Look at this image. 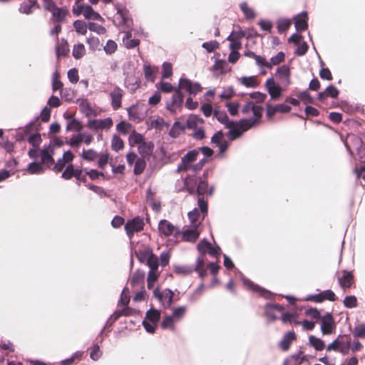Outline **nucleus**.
I'll list each match as a JSON object with an SVG mask.
<instances>
[{"label":"nucleus","mask_w":365,"mask_h":365,"mask_svg":"<svg viewBox=\"0 0 365 365\" xmlns=\"http://www.w3.org/2000/svg\"><path fill=\"white\" fill-rule=\"evenodd\" d=\"M239 126L242 128L244 132L256 127L259 123L257 121L256 118H241L238 120Z\"/></svg>","instance_id":"nucleus-28"},{"label":"nucleus","mask_w":365,"mask_h":365,"mask_svg":"<svg viewBox=\"0 0 365 365\" xmlns=\"http://www.w3.org/2000/svg\"><path fill=\"white\" fill-rule=\"evenodd\" d=\"M154 148L153 142L144 140L138 146V153L141 155L140 158L145 159L147 157H150L153 155Z\"/></svg>","instance_id":"nucleus-19"},{"label":"nucleus","mask_w":365,"mask_h":365,"mask_svg":"<svg viewBox=\"0 0 365 365\" xmlns=\"http://www.w3.org/2000/svg\"><path fill=\"white\" fill-rule=\"evenodd\" d=\"M178 85L180 86V88L184 89L190 96H196L202 90V87L199 82L192 81L186 77H181Z\"/></svg>","instance_id":"nucleus-7"},{"label":"nucleus","mask_w":365,"mask_h":365,"mask_svg":"<svg viewBox=\"0 0 365 365\" xmlns=\"http://www.w3.org/2000/svg\"><path fill=\"white\" fill-rule=\"evenodd\" d=\"M197 206L200 211L203 215V217L207 215L208 212V202L202 196L197 197Z\"/></svg>","instance_id":"nucleus-59"},{"label":"nucleus","mask_w":365,"mask_h":365,"mask_svg":"<svg viewBox=\"0 0 365 365\" xmlns=\"http://www.w3.org/2000/svg\"><path fill=\"white\" fill-rule=\"evenodd\" d=\"M213 117L221 124L224 125L225 128H229L227 126L228 115L225 110H220L217 108L213 110Z\"/></svg>","instance_id":"nucleus-36"},{"label":"nucleus","mask_w":365,"mask_h":365,"mask_svg":"<svg viewBox=\"0 0 365 365\" xmlns=\"http://www.w3.org/2000/svg\"><path fill=\"white\" fill-rule=\"evenodd\" d=\"M88 29L99 35L104 34L106 32V29L104 26L93 21L88 22Z\"/></svg>","instance_id":"nucleus-63"},{"label":"nucleus","mask_w":365,"mask_h":365,"mask_svg":"<svg viewBox=\"0 0 365 365\" xmlns=\"http://www.w3.org/2000/svg\"><path fill=\"white\" fill-rule=\"evenodd\" d=\"M198 150L196 148L188 150L181 158L180 163L178 164L175 170L176 173L181 172H187L192 170L193 172V168L195 162L198 157Z\"/></svg>","instance_id":"nucleus-4"},{"label":"nucleus","mask_w":365,"mask_h":365,"mask_svg":"<svg viewBox=\"0 0 365 365\" xmlns=\"http://www.w3.org/2000/svg\"><path fill=\"white\" fill-rule=\"evenodd\" d=\"M123 94V91L118 86H115L113 90L110 93L111 106L114 110L121 107Z\"/></svg>","instance_id":"nucleus-16"},{"label":"nucleus","mask_w":365,"mask_h":365,"mask_svg":"<svg viewBox=\"0 0 365 365\" xmlns=\"http://www.w3.org/2000/svg\"><path fill=\"white\" fill-rule=\"evenodd\" d=\"M83 15L86 19L96 20L103 23L105 19L101 16L99 13L94 11L91 5H86V10L83 11Z\"/></svg>","instance_id":"nucleus-25"},{"label":"nucleus","mask_w":365,"mask_h":365,"mask_svg":"<svg viewBox=\"0 0 365 365\" xmlns=\"http://www.w3.org/2000/svg\"><path fill=\"white\" fill-rule=\"evenodd\" d=\"M229 48L230 50V53L228 56L227 61L230 63H235L239 60L240 53L239 51L234 50L233 42L230 43Z\"/></svg>","instance_id":"nucleus-54"},{"label":"nucleus","mask_w":365,"mask_h":365,"mask_svg":"<svg viewBox=\"0 0 365 365\" xmlns=\"http://www.w3.org/2000/svg\"><path fill=\"white\" fill-rule=\"evenodd\" d=\"M204 120L197 115L192 114L186 120L185 125L187 129L195 130L198 123H203Z\"/></svg>","instance_id":"nucleus-33"},{"label":"nucleus","mask_w":365,"mask_h":365,"mask_svg":"<svg viewBox=\"0 0 365 365\" xmlns=\"http://www.w3.org/2000/svg\"><path fill=\"white\" fill-rule=\"evenodd\" d=\"M83 128V125L82 122L75 118L72 117L71 118V120H68V122L66 124V131H76L78 133H81V130Z\"/></svg>","instance_id":"nucleus-29"},{"label":"nucleus","mask_w":365,"mask_h":365,"mask_svg":"<svg viewBox=\"0 0 365 365\" xmlns=\"http://www.w3.org/2000/svg\"><path fill=\"white\" fill-rule=\"evenodd\" d=\"M160 317V312L154 309H149L146 313V319L154 324H157Z\"/></svg>","instance_id":"nucleus-50"},{"label":"nucleus","mask_w":365,"mask_h":365,"mask_svg":"<svg viewBox=\"0 0 365 365\" xmlns=\"http://www.w3.org/2000/svg\"><path fill=\"white\" fill-rule=\"evenodd\" d=\"M145 78L148 81L154 82L158 72V67H152L150 65H143Z\"/></svg>","instance_id":"nucleus-32"},{"label":"nucleus","mask_w":365,"mask_h":365,"mask_svg":"<svg viewBox=\"0 0 365 365\" xmlns=\"http://www.w3.org/2000/svg\"><path fill=\"white\" fill-rule=\"evenodd\" d=\"M118 14L121 19L120 24L124 26L127 29L133 30V21L130 15V11L125 7L121 8L118 5L115 6Z\"/></svg>","instance_id":"nucleus-11"},{"label":"nucleus","mask_w":365,"mask_h":365,"mask_svg":"<svg viewBox=\"0 0 365 365\" xmlns=\"http://www.w3.org/2000/svg\"><path fill=\"white\" fill-rule=\"evenodd\" d=\"M229 131L227 132V137L229 141H233L237 138H240L244 134V130L240 127H229Z\"/></svg>","instance_id":"nucleus-38"},{"label":"nucleus","mask_w":365,"mask_h":365,"mask_svg":"<svg viewBox=\"0 0 365 365\" xmlns=\"http://www.w3.org/2000/svg\"><path fill=\"white\" fill-rule=\"evenodd\" d=\"M155 86L160 92H163L164 93H169L173 91H175V90L172 83L163 81H160L158 83H157Z\"/></svg>","instance_id":"nucleus-49"},{"label":"nucleus","mask_w":365,"mask_h":365,"mask_svg":"<svg viewBox=\"0 0 365 365\" xmlns=\"http://www.w3.org/2000/svg\"><path fill=\"white\" fill-rule=\"evenodd\" d=\"M65 143L73 148H78L82 143L80 133H78L76 135H73L70 140L65 141Z\"/></svg>","instance_id":"nucleus-58"},{"label":"nucleus","mask_w":365,"mask_h":365,"mask_svg":"<svg viewBox=\"0 0 365 365\" xmlns=\"http://www.w3.org/2000/svg\"><path fill=\"white\" fill-rule=\"evenodd\" d=\"M296 339L297 336L294 331H288L284 335L283 339L279 343V346L282 351H287L289 349L292 343Z\"/></svg>","instance_id":"nucleus-20"},{"label":"nucleus","mask_w":365,"mask_h":365,"mask_svg":"<svg viewBox=\"0 0 365 365\" xmlns=\"http://www.w3.org/2000/svg\"><path fill=\"white\" fill-rule=\"evenodd\" d=\"M117 47V43L113 40L109 39L103 47V50L107 55H111L115 52Z\"/></svg>","instance_id":"nucleus-64"},{"label":"nucleus","mask_w":365,"mask_h":365,"mask_svg":"<svg viewBox=\"0 0 365 365\" xmlns=\"http://www.w3.org/2000/svg\"><path fill=\"white\" fill-rule=\"evenodd\" d=\"M128 115L130 120L140 123L145 117V113H143L138 109V104H133L127 108Z\"/></svg>","instance_id":"nucleus-18"},{"label":"nucleus","mask_w":365,"mask_h":365,"mask_svg":"<svg viewBox=\"0 0 365 365\" xmlns=\"http://www.w3.org/2000/svg\"><path fill=\"white\" fill-rule=\"evenodd\" d=\"M135 255L141 264H145L149 267L147 274H160L158 267L160 265L164 267L169 264L170 255L168 251L160 253V257L155 255L150 247H147L139 252L135 251Z\"/></svg>","instance_id":"nucleus-1"},{"label":"nucleus","mask_w":365,"mask_h":365,"mask_svg":"<svg viewBox=\"0 0 365 365\" xmlns=\"http://www.w3.org/2000/svg\"><path fill=\"white\" fill-rule=\"evenodd\" d=\"M26 170L31 175L41 174L45 170V165L41 161L34 160L29 163Z\"/></svg>","instance_id":"nucleus-27"},{"label":"nucleus","mask_w":365,"mask_h":365,"mask_svg":"<svg viewBox=\"0 0 365 365\" xmlns=\"http://www.w3.org/2000/svg\"><path fill=\"white\" fill-rule=\"evenodd\" d=\"M294 21V27L297 32H302L308 29V13L303 11L293 17Z\"/></svg>","instance_id":"nucleus-12"},{"label":"nucleus","mask_w":365,"mask_h":365,"mask_svg":"<svg viewBox=\"0 0 365 365\" xmlns=\"http://www.w3.org/2000/svg\"><path fill=\"white\" fill-rule=\"evenodd\" d=\"M27 141L29 144H31L33 147H38L41 143L42 142V138L41 134L37 131L35 133L31 134L28 138Z\"/></svg>","instance_id":"nucleus-55"},{"label":"nucleus","mask_w":365,"mask_h":365,"mask_svg":"<svg viewBox=\"0 0 365 365\" xmlns=\"http://www.w3.org/2000/svg\"><path fill=\"white\" fill-rule=\"evenodd\" d=\"M220 46V43L216 40H211L204 42L202 47L206 50L207 53H212Z\"/></svg>","instance_id":"nucleus-57"},{"label":"nucleus","mask_w":365,"mask_h":365,"mask_svg":"<svg viewBox=\"0 0 365 365\" xmlns=\"http://www.w3.org/2000/svg\"><path fill=\"white\" fill-rule=\"evenodd\" d=\"M351 345V339L349 335H339L335 340L329 344L327 347V351H339L343 354H346Z\"/></svg>","instance_id":"nucleus-3"},{"label":"nucleus","mask_w":365,"mask_h":365,"mask_svg":"<svg viewBox=\"0 0 365 365\" xmlns=\"http://www.w3.org/2000/svg\"><path fill=\"white\" fill-rule=\"evenodd\" d=\"M185 189L190 195L197 194V196H204L208 188V181L202 177L195 175H187L183 179Z\"/></svg>","instance_id":"nucleus-2"},{"label":"nucleus","mask_w":365,"mask_h":365,"mask_svg":"<svg viewBox=\"0 0 365 365\" xmlns=\"http://www.w3.org/2000/svg\"><path fill=\"white\" fill-rule=\"evenodd\" d=\"M276 76L281 81L282 83H284L285 87H288L291 83V71L288 65L283 64L276 69Z\"/></svg>","instance_id":"nucleus-13"},{"label":"nucleus","mask_w":365,"mask_h":365,"mask_svg":"<svg viewBox=\"0 0 365 365\" xmlns=\"http://www.w3.org/2000/svg\"><path fill=\"white\" fill-rule=\"evenodd\" d=\"M86 54V48L82 43L75 44L72 51V56L76 60L81 58Z\"/></svg>","instance_id":"nucleus-42"},{"label":"nucleus","mask_w":365,"mask_h":365,"mask_svg":"<svg viewBox=\"0 0 365 365\" xmlns=\"http://www.w3.org/2000/svg\"><path fill=\"white\" fill-rule=\"evenodd\" d=\"M238 81L246 88H255L259 85L256 76H242Z\"/></svg>","instance_id":"nucleus-26"},{"label":"nucleus","mask_w":365,"mask_h":365,"mask_svg":"<svg viewBox=\"0 0 365 365\" xmlns=\"http://www.w3.org/2000/svg\"><path fill=\"white\" fill-rule=\"evenodd\" d=\"M125 225H127V227H129V228L138 232L143 230L145 223L142 217L136 216L132 219L128 220Z\"/></svg>","instance_id":"nucleus-22"},{"label":"nucleus","mask_w":365,"mask_h":365,"mask_svg":"<svg viewBox=\"0 0 365 365\" xmlns=\"http://www.w3.org/2000/svg\"><path fill=\"white\" fill-rule=\"evenodd\" d=\"M68 14V9L66 6L58 7L52 14L53 21L61 24L65 21Z\"/></svg>","instance_id":"nucleus-30"},{"label":"nucleus","mask_w":365,"mask_h":365,"mask_svg":"<svg viewBox=\"0 0 365 365\" xmlns=\"http://www.w3.org/2000/svg\"><path fill=\"white\" fill-rule=\"evenodd\" d=\"M244 283L252 289L253 291L258 292L260 296L269 299L272 294L270 292L260 288L259 286L254 284L250 279L243 278Z\"/></svg>","instance_id":"nucleus-35"},{"label":"nucleus","mask_w":365,"mask_h":365,"mask_svg":"<svg viewBox=\"0 0 365 365\" xmlns=\"http://www.w3.org/2000/svg\"><path fill=\"white\" fill-rule=\"evenodd\" d=\"M55 51L57 58L68 56L69 53V45L67 40L62 38L61 39V43H58V42L56 43Z\"/></svg>","instance_id":"nucleus-23"},{"label":"nucleus","mask_w":365,"mask_h":365,"mask_svg":"<svg viewBox=\"0 0 365 365\" xmlns=\"http://www.w3.org/2000/svg\"><path fill=\"white\" fill-rule=\"evenodd\" d=\"M124 141L118 135H114L111 140V148L115 152H118L123 149Z\"/></svg>","instance_id":"nucleus-47"},{"label":"nucleus","mask_w":365,"mask_h":365,"mask_svg":"<svg viewBox=\"0 0 365 365\" xmlns=\"http://www.w3.org/2000/svg\"><path fill=\"white\" fill-rule=\"evenodd\" d=\"M146 161L143 158H138L134 164L133 174L135 175H140L143 173L146 167Z\"/></svg>","instance_id":"nucleus-46"},{"label":"nucleus","mask_w":365,"mask_h":365,"mask_svg":"<svg viewBox=\"0 0 365 365\" xmlns=\"http://www.w3.org/2000/svg\"><path fill=\"white\" fill-rule=\"evenodd\" d=\"M210 247H211L210 241L207 238H203L197 244V250L202 255H204L207 252Z\"/></svg>","instance_id":"nucleus-52"},{"label":"nucleus","mask_w":365,"mask_h":365,"mask_svg":"<svg viewBox=\"0 0 365 365\" xmlns=\"http://www.w3.org/2000/svg\"><path fill=\"white\" fill-rule=\"evenodd\" d=\"M291 26V20L287 18L279 19L277 21V32L280 34L284 33Z\"/></svg>","instance_id":"nucleus-41"},{"label":"nucleus","mask_w":365,"mask_h":365,"mask_svg":"<svg viewBox=\"0 0 365 365\" xmlns=\"http://www.w3.org/2000/svg\"><path fill=\"white\" fill-rule=\"evenodd\" d=\"M185 124H182L179 120H175L169 131V135L173 138H177L180 135V132H184L186 129Z\"/></svg>","instance_id":"nucleus-31"},{"label":"nucleus","mask_w":365,"mask_h":365,"mask_svg":"<svg viewBox=\"0 0 365 365\" xmlns=\"http://www.w3.org/2000/svg\"><path fill=\"white\" fill-rule=\"evenodd\" d=\"M220 266L217 262L207 263L203 257H198L194 265V270L197 274H207V269H210V274H217Z\"/></svg>","instance_id":"nucleus-6"},{"label":"nucleus","mask_w":365,"mask_h":365,"mask_svg":"<svg viewBox=\"0 0 365 365\" xmlns=\"http://www.w3.org/2000/svg\"><path fill=\"white\" fill-rule=\"evenodd\" d=\"M73 26L77 34L80 35H86L88 29V23L86 24L83 20L77 19L73 21Z\"/></svg>","instance_id":"nucleus-39"},{"label":"nucleus","mask_w":365,"mask_h":365,"mask_svg":"<svg viewBox=\"0 0 365 365\" xmlns=\"http://www.w3.org/2000/svg\"><path fill=\"white\" fill-rule=\"evenodd\" d=\"M240 8L247 19L252 20L255 17L256 14L255 11L248 6L247 2L243 1L240 3Z\"/></svg>","instance_id":"nucleus-45"},{"label":"nucleus","mask_w":365,"mask_h":365,"mask_svg":"<svg viewBox=\"0 0 365 365\" xmlns=\"http://www.w3.org/2000/svg\"><path fill=\"white\" fill-rule=\"evenodd\" d=\"M284 307L279 304H266L264 307V314L271 321H274L277 319L275 316L274 311L282 312Z\"/></svg>","instance_id":"nucleus-21"},{"label":"nucleus","mask_w":365,"mask_h":365,"mask_svg":"<svg viewBox=\"0 0 365 365\" xmlns=\"http://www.w3.org/2000/svg\"><path fill=\"white\" fill-rule=\"evenodd\" d=\"M180 235L182 236L183 241L190 242H195L200 235V232L197 230V225H194L190 228L180 230Z\"/></svg>","instance_id":"nucleus-15"},{"label":"nucleus","mask_w":365,"mask_h":365,"mask_svg":"<svg viewBox=\"0 0 365 365\" xmlns=\"http://www.w3.org/2000/svg\"><path fill=\"white\" fill-rule=\"evenodd\" d=\"M309 341L311 346H312L317 351H322L325 348V344L324 341L315 336L311 335L309 337Z\"/></svg>","instance_id":"nucleus-48"},{"label":"nucleus","mask_w":365,"mask_h":365,"mask_svg":"<svg viewBox=\"0 0 365 365\" xmlns=\"http://www.w3.org/2000/svg\"><path fill=\"white\" fill-rule=\"evenodd\" d=\"M155 155H157L158 160L163 165L170 163V159L168 158V154L163 146L156 150Z\"/></svg>","instance_id":"nucleus-43"},{"label":"nucleus","mask_w":365,"mask_h":365,"mask_svg":"<svg viewBox=\"0 0 365 365\" xmlns=\"http://www.w3.org/2000/svg\"><path fill=\"white\" fill-rule=\"evenodd\" d=\"M264 87L266 88L270 98L272 100H278L282 95L284 91L287 87H285L284 83L281 84L274 81L272 77L267 79Z\"/></svg>","instance_id":"nucleus-5"},{"label":"nucleus","mask_w":365,"mask_h":365,"mask_svg":"<svg viewBox=\"0 0 365 365\" xmlns=\"http://www.w3.org/2000/svg\"><path fill=\"white\" fill-rule=\"evenodd\" d=\"M183 99L184 93L180 91V86L178 85L172 96L171 102L166 103V109L168 110L172 114L175 113V109L174 106L177 108H181L183 104Z\"/></svg>","instance_id":"nucleus-9"},{"label":"nucleus","mask_w":365,"mask_h":365,"mask_svg":"<svg viewBox=\"0 0 365 365\" xmlns=\"http://www.w3.org/2000/svg\"><path fill=\"white\" fill-rule=\"evenodd\" d=\"M98 153L95 150L90 148L88 150L83 149L81 158L87 162H92L98 157Z\"/></svg>","instance_id":"nucleus-40"},{"label":"nucleus","mask_w":365,"mask_h":365,"mask_svg":"<svg viewBox=\"0 0 365 365\" xmlns=\"http://www.w3.org/2000/svg\"><path fill=\"white\" fill-rule=\"evenodd\" d=\"M173 76L172 63L165 61L162 65V78H170Z\"/></svg>","instance_id":"nucleus-56"},{"label":"nucleus","mask_w":365,"mask_h":365,"mask_svg":"<svg viewBox=\"0 0 365 365\" xmlns=\"http://www.w3.org/2000/svg\"><path fill=\"white\" fill-rule=\"evenodd\" d=\"M321 331L324 335H329L334 332L336 325L334 318L330 313H327L321 318Z\"/></svg>","instance_id":"nucleus-10"},{"label":"nucleus","mask_w":365,"mask_h":365,"mask_svg":"<svg viewBox=\"0 0 365 365\" xmlns=\"http://www.w3.org/2000/svg\"><path fill=\"white\" fill-rule=\"evenodd\" d=\"M79 171L80 169L75 168L72 163H68L61 177L65 180H71L76 174L78 175Z\"/></svg>","instance_id":"nucleus-34"},{"label":"nucleus","mask_w":365,"mask_h":365,"mask_svg":"<svg viewBox=\"0 0 365 365\" xmlns=\"http://www.w3.org/2000/svg\"><path fill=\"white\" fill-rule=\"evenodd\" d=\"M154 294L163 303L165 308H170L171 307L174 297V293L171 290L166 289L160 293L159 289L156 288Z\"/></svg>","instance_id":"nucleus-17"},{"label":"nucleus","mask_w":365,"mask_h":365,"mask_svg":"<svg viewBox=\"0 0 365 365\" xmlns=\"http://www.w3.org/2000/svg\"><path fill=\"white\" fill-rule=\"evenodd\" d=\"M128 141L130 146L140 145L144 141V137L141 133L133 130L129 135Z\"/></svg>","instance_id":"nucleus-44"},{"label":"nucleus","mask_w":365,"mask_h":365,"mask_svg":"<svg viewBox=\"0 0 365 365\" xmlns=\"http://www.w3.org/2000/svg\"><path fill=\"white\" fill-rule=\"evenodd\" d=\"M80 109L86 117L91 116L93 113V110L86 98L82 99L80 104Z\"/></svg>","instance_id":"nucleus-51"},{"label":"nucleus","mask_w":365,"mask_h":365,"mask_svg":"<svg viewBox=\"0 0 365 365\" xmlns=\"http://www.w3.org/2000/svg\"><path fill=\"white\" fill-rule=\"evenodd\" d=\"M339 282L342 288H350L354 283V275H343L339 279Z\"/></svg>","instance_id":"nucleus-53"},{"label":"nucleus","mask_w":365,"mask_h":365,"mask_svg":"<svg viewBox=\"0 0 365 365\" xmlns=\"http://www.w3.org/2000/svg\"><path fill=\"white\" fill-rule=\"evenodd\" d=\"M309 89L304 90L301 91L299 95L298 98L299 101H302L305 103H314V98L311 96V94L308 91Z\"/></svg>","instance_id":"nucleus-61"},{"label":"nucleus","mask_w":365,"mask_h":365,"mask_svg":"<svg viewBox=\"0 0 365 365\" xmlns=\"http://www.w3.org/2000/svg\"><path fill=\"white\" fill-rule=\"evenodd\" d=\"M158 230L160 234L166 237L170 236L173 234L174 237L177 239L178 236H180L179 228L165 219L160 220L158 223Z\"/></svg>","instance_id":"nucleus-8"},{"label":"nucleus","mask_w":365,"mask_h":365,"mask_svg":"<svg viewBox=\"0 0 365 365\" xmlns=\"http://www.w3.org/2000/svg\"><path fill=\"white\" fill-rule=\"evenodd\" d=\"M307 299L314 302H322L324 300L334 302L336 300V297L331 290L327 289L319 294L309 295Z\"/></svg>","instance_id":"nucleus-14"},{"label":"nucleus","mask_w":365,"mask_h":365,"mask_svg":"<svg viewBox=\"0 0 365 365\" xmlns=\"http://www.w3.org/2000/svg\"><path fill=\"white\" fill-rule=\"evenodd\" d=\"M54 150L50 149L48 151H43L41 154V163L46 167L49 168L54 164Z\"/></svg>","instance_id":"nucleus-37"},{"label":"nucleus","mask_w":365,"mask_h":365,"mask_svg":"<svg viewBox=\"0 0 365 365\" xmlns=\"http://www.w3.org/2000/svg\"><path fill=\"white\" fill-rule=\"evenodd\" d=\"M86 41L88 44L90 50H91L93 51H95L96 50H100L101 49L99 48L100 40H99L98 38L94 37V36H90V37L86 38Z\"/></svg>","instance_id":"nucleus-62"},{"label":"nucleus","mask_w":365,"mask_h":365,"mask_svg":"<svg viewBox=\"0 0 365 365\" xmlns=\"http://www.w3.org/2000/svg\"><path fill=\"white\" fill-rule=\"evenodd\" d=\"M130 128L131 124L125 120H121L116 125V130L123 135H127Z\"/></svg>","instance_id":"nucleus-60"},{"label":"nucleus","mask_w":365,"mask_h":365,"mask_svg":"<svg viewBox=\"0 0 365 365\" xmlns=\"http://www.w3.org/2000/svg\"><path fill=\"white\" fill-rule=\"evenodd\" d=\"M353 143L356 146L359 161L365 163V143L361 138L353 136Z\"/></svg>","instance_id":"nucleus-24"}]
</instances>
